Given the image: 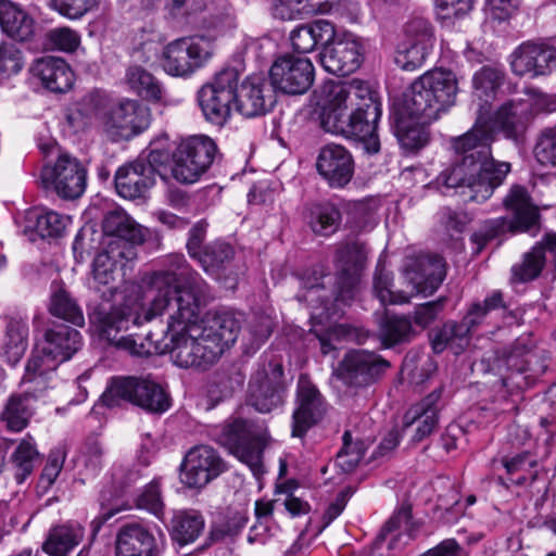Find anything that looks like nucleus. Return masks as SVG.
<instances>
[{"label": "nucleus", "instance_id": "1", "mask_svg": "<svg viewBox=\"0 0 556 556\" xmlns=\"http://www.w3.org/2000/svg\"><path fill=\"white\" fill-rule=\"evenodd\" d=\"M147 283L153 295L143 314L135 304L109 311L99 307L90 315L100 337L110 344L137 356L150 354L152 345L157 350L160 338L152 331L144 339L138 333H121L163 313L168 315L166 329L162 331L164 350L177 367L206 370L236 342L240 323L232 313L210 311L198 321L208 296V286L182 254L164 258L163 268L150 274Z\"/></svg>", "mask_w": 556, "mask_h": 556}, {"label": "nucleus", "instance_id": "2", "mask_svg": "<svg viewBox=\"0 0 556 556\" xmlns=\"http://www.w3.org/2000/svg\"><path fill=\"white\" fill-rule=\"evenodd\" d=\"M457 79L450 70H431L416 78L401 97L388 91L389 124L403 154L416 155L431 141L429 125L455 104Z\"/></svg>", "mask_w": 556, "mask_h": 556}, {"label": "nucleus", "instance_id": "3", "mask_svg": "<svg viewBox=\"0 0 556 556\" xmlns=\"http://www.w3.org/2000/svg\"><path fill=\"white\" fill-rule=\"evenodd\" d=\"M379 92L365 80H330L323 87L319 102L320 123L331 134L362 143L368 154L380 150L379 122L381 108Z\"/></svg>", "mask_w": 556, "mask_h": 556}, {"label": "nucleus", "instance_id": "4", "mask_svg": "<svg viewBox=\"0 0 556 556\" xmlns=\"http://www.w3.org/2000/svg\"><path fill=\"white\" fill-rule=\"evenodd\" d=\"M477 128L453 138L452 148L459 157L455 164L438 176V184L445 188L469 190V200L482 203L491 198L511 170L508 162L496 161L489 148V137L475 134Z\"/></svg>", "mask_w": 556, "mask_h": 556}, {"label": "nucleus", "instance_id": "5", "mask_svg": "<svg viewBox=\"0 0 556 556\" xmlns=\"http://www.w3.org/2000/svg\"><path fill=\"white\" fill-rule=\"evenodd\" d=\"M481 365L486 372L498 376L493 383V402H503L511 412L517 400L527 389L534 387L548 368V355L535 348L529 338L519 337L510 344L493 351L482 358Z\"/></svg>", "mask_w": 556, "mask_h": 556}, {"label": "nucleus", "instance_id": "6", "mask_svg": "<svg viewBox=\"0 0 556 556\" xmlns=\"http://www.w3.org/2000/svg\"><path fill=\"white\" fill-rule=\"evenodd\" d=\"M367 260L366 247L358 242L346 243L340 247L336 253V267L338 270L337 289L329 294L326 283L332 280L330 275H320L303 279L302 290L296 298L300 302H306L312 308H324L329 317L328 304L334 302L349 303L355 295L361 271Z\"/></svg>", "mask_w": 556, "mask_h": 556}, {"label": "nucleus", "instance_id": "7", "mask_svg": "<svg viewBox=\"0 0 556 556\" xmlns=\"http://www.w3.org/2000/svg\"><path fill=\"white\" fill-rule=\"evenodd\" d=\"M503 206L511 214L510 217L486 219L480 229L470 236L473 255H479L485 245L495 239L517 233L535 237L540 232L541 213L527 187L513 185L503 199Z\"/></svg>", "mask_w": 556, "mask_h": 556}, {"label": "nucleus", "instance_id": "8", "mask_svg": "<svg viewBox=\"0 0 556 556\" xmlns=\"http://www.w3.org/2000/svg\"><path fill=\"white\" fill-rule=\"evenodd\" d=\"M101 402L110 408L127 402L157 414L166 412L170 406L168 394L150 375L111 378L101 396Z\"/></svg>", "mask_w": 556, "mask_h": 556}, {"label": "nucleus", "instance_id": "9", "mask_svg": "<svg viewBox=\"0 0 556 556\" xmlns=\"http://www.w3.org/2000/svg\"><path fill=\"white\" fill-rule=\"evenodd\" d=\"M210 435L245 464L255 477L264 472L262 462L263 429L241 417H230L214 426Z\"/></svg>", "mask_w": 556, "mask_h": 556}, {"label": "nucleus", "instance_id": "10", "mask_svg": "<svg viewBox=\"0 0 556 556\" xmlns=\"http://www.w3.org/2000/svg\"><path fill=\"white\" fill-rule=\"evenodd\" d=\"M528 110L529 106L523 102V98L508 99L493 111L488 121L479 116L470 129H478L475 134L477 138L480 134L489 137L491 151L496 135L517 147L523 146L532 124Z\"/></svg>", "mask_w": 556, "mask_h": 556}, {"label": "nucleus", "instance_id": "11", "mask_svg": "<svg viewBox=\"0 0 556 556\" xmlns=\"http://www.w3.org/2000/svg\"><path fill=\"white\" fill-rule=\"evenodd\" d=\"M240 73L235 67H226L198 91V102L205 119L223 126L236 109V91Z\"/></svg>", "mask_w": 556, "mask_h": 556}, {"label": "nucleus", "instance_id": "12", "mask_svg": "<svg viewBox=\"0 0 556 556\" xmlns=\"http://www.w3.org/2000/svg\"><path fill=\"white\" fill-rule=\"evenodd\" d=\"M217 146L204 135L184 139L173 152V177L182 184H193L214 162Z\"/></svg>", "mask_w": 556, "mask_h": 556}, {"label": "nucleus", "instance_id": "13", "mask_svg": "<svg viewBox=\"0 0 556 556\" xmlns=\"http://www.w3.org/2000/svg\"><path fill=\"white\" fill-rule=\"evenodd\" d=\"M42 187L60 198L74 200L85 192L87 170L75 156L60 153L54 161H48L41 168Z\"/></svg>", "mask_w": 556, "mask_h": 556}, {"label": "nucleus", "instance_id": "14", "mask_svg": "<svg viewBox=\"0 0 556 556\" xmlns=\"http://www.w3.org/2000/svg\"><path fill=\"white\" fill-rule=\"evenodd\" d=\"M213 51V41L204 36L176 39L164 48L163 68L172 76H189L210 61Z\"/></svg>", "mask_w": 556, "mask_h": 556}, {"label": "nucleus", "instance_id": "15", "mask_svg": "<svg viewBox=\"0 0 556 556\" xmlns=\"http://www.w3.org/2000/svg\"><path fill=\"white\" fill-rule=\"evenodd\" d=\"M328 409V403L316 384L306 374L300 375L295 392V407L292 414V435L303 437L318 424Z\"/></svg>", "mask_w": 556, "mask_h": 556}, {"label": "nucleus", "instance_id": "16", "mask_svg": "<svg viewBox=\"0 0 556 556\" xmlns=\"http://www.w3.org/2000/svg\"><path fill=\"white\" fill-rule=\"evenodd\" d=\"M381 369L380 355L368 350H353L333 368L329 382L332 388H339L338 382L349 387L368 384L379 376Z\"/></svg>", "mask_w": 556, "mask_h": 556}, {"label": "nucleus", "instance_id": "17", "mask_svg": "<svg viewBox=\"0 0 556 556\" xmlns=\"http://www.w3.org/2000/svg\"><path fill=\"white\" fill-rule=\"evenodd\" d=\"M226 469V463L215 448L210 445H197L185 455L180 480L188 488L200 489Z\"/></svg>", "mask_w": 556, "mask_h": 556}, {"label": "nucleus", "instance_id": "18", "mask_svg": "<svg viewBox=\"0 0 556 556\" xmlns=\"http://www.w3.org/2000/svg\"><path fill=\"white\" fill-rule=\"evenodd\" d=\"M314 66L307 58L286 54L273 63L269 77L275 89L288 94L306 92L314 81Z\"/></svg>", "mask_w": 556, "mask_h": 556}, {"label": "nucleus", "instance_id": "19", "mask_svg": "<svg viewBox=\"0 0 556 556\" xmlns=\"http://www.w3.org/2000/svg\"><path fill=\"white\" fill-rule=\"evenodd\" d=\"M286 391L282 365L270 363L268 372L257 371L251 377L248 403L260 413H270L283 405Z\"/></svg>", "mask_w": 556, "mask_h": 556}, {"label": "nucleus", "instance_id": "20", "mask_svg": "<svg viewBox=\"0 0 556 556\" xmlns=\"http://www.w3.org/2000/svg\"><path fill=\"white\" fill-rule=\"evenodd\" d=\"M403 271L417 293L432 295L446 277V262L435 253L406 256Z\"/></svg>", "mask_w": 556, "mask_h": 556}, {"label": "nucleus", "instance_id": "21", "mask_svg": "<svg viewBox=\"0 0 556 556\" xmlns=\"http://www.w3.org/2000/svg\"><path fill=\"white\" fill-rule=\"evenodd\" d=\"M320 53L324 68L337 76H346L359 68L363 62V47L351 33L339 36L325 45Z\"/></svg>", "mask_w": 556, "mask_h": 556}, {"label": "nucleus", "instance_id": "22", "mask_svg": "<svg viewBox=\"0 0 556 556\" xmlns=\"http://www.w3.org/2000/svg\"><path fill=\"white\" fill-rule=\"evenodd\" d=\"M236 110L245 117H255L267 113L275 104V91L262 76H250L236 91Z\"/></svg>", "mask_w": 556, "mask_h": 556}, {"label": "nucleus", "instance_id": "23", "mask_svg": "<svg viewBox=\"0 0 556 556\" xmlns=\"http://www.w3.org/2000/svg\"><path fill=\"white\" fill-rule=\"evenodd\" d=\"M316 168L332 188H343L354 174V160L349 150L340 144H326L319 151Z\"/></svg>", "mask_w": 556, "mask_h": 556}, {"label": "nucleus", "instance_id": "24", "mask_svg": "<svg viewBox=\"0 0 556 556\" xmlns=\"http://www.w3.org/2000/svg\"><path fill=\"white\" fill-rule=\"evenodd\" d=\"M83 345V338L78 330L65 326L56 325L45 331L42 341L38 344L34 353H40L46 361L60 364L70 361Z\"/></svg>", "mask_w": 556, "mask_h": 556}, {"label": "nucleus", "instance_id": "25", "mask_svg": "<svg viewBox=\"0 0 556 556\" xmlns=\"http://www.w3.org/2000/svg\"><path fill=\"white\" fill-rule=\"evenodd\" d=\"M554 64L552 53L543 41H525L511 53V71L518 76H545L552 72Z\"/></svg>", "mask_w": 556, "mask_h": 556}, {"label": "nucleus", "instance_id": "26", "mask_svg": "<svg viewBox=\"0 0 556 556\" xmlns=\"http://www.w3.org/2000/svg\"><path fill=\"white\" fill-rule=\"evenodd\" d=\"M114 181L118 195L136 200L147 195L155 184V176L150 165L137 160L121 166L115 173Z\"/></svg>", "mask_w": 556, "mask_h": 556}, {"label": "nucleus", "instance_id": "27", "mask_svg": "<svg viewBox=\"0 0 556 556\" xmlns=\"http://www.w3.org/2000/svg\"><path fill=\"white\" fill-rule=\"evenodd\" d=\"M443 394V387L434 389L419 402L413 404L403 416L404 428H409L416 421L419 425L412 438L414 443H419L429 437L439 424V403Z\"/></svg>", "mask_w": 556, "mask_h": 556}, {"label": "nucleus", "instance_id": "28", "mask_svg": "<svg viewBox=\"0 0 556 556\" xmlns=\"http://www.w3.org/2000/svg\"><path fill=\"white\" fill-rule=\"evenodd\" d=\"M29 72L36 80L48 91L65 93L74 84V73L70 65L61 58L43 56L31 64Z\"/></svg>", "mask_w": 556, "mask_h": 556}, {"label": "nucleus", "instance_id": "29", "mask_svg": "<svg viewBox=\"0 0 556 556\" xmlns=\"http://www.w3.org/2000/svg\"><path fill=\"white\" fill-rule=\"evenodd\" d=\"M106 251L100 252L93 262V282L91 288L105 302H110L116 292L115 276L117 271V257L131 258L132 248L125 251H116L112 243Z\"/></svg>", "mask_w": 556, "mask_h": 556}, {"label": "nucleus", "instance_id": "30", "mask_svg": "<svg viewBox=\"0 0 556 556\" xmlns=\"http://www.w3.org/2000/svg\"><path fill=\"white\" fill-rule=\"evenodd\" d=\"M154 534L139 523L123 526L116 535L115 556H157Z\"/></svg>", "mask_w": 556, "mask_h": 556}, {"label": "nucleus", "instance_id": "31", "mask_svg": "<svg viewBox=\"0 0 556 556\" xmlns=\"http://www.w3.org/2000/svg\"><path fill=\"white\" fill-rule=\"evenodd\" d=\"M509 305L505 302L502 290L490 291L483 300H473L467 304L465 314L460 320L468 336L477 331L483 325H490L493 314H505Z\"/></svg>", "mask_w": 556, "mask_h": 556}, {"label": "nucleus", "instance_id": "32", "mask_svg": "<svg viewBox=\"0 0 556 556\" xmlns=\"http://www.w3.org/2000/svg\"><path fill=\"white\" fill-rule=\"evenodd\" d=\"M106 104L108 101L98 93L86 96L67 113L66 121L68 126L75 132L83 131L91 126L104 129Z\"/></svg>", "mask_w": 556, "mask_h": 556}, {"label": "nucleus", "instance_id": "33", "mask_svg": "<svg viewBox=\"0 0 556 556\" xmlns=\"http://www.w3.org/2000/svg\"><path fill=\"white\" fill-rule=\"evenodd\" d=\"M103 232L106 236L117 238L114 244L116 251H125L132 248L130 243H141L143 241V231L135 220L122 210H113L105 214L102 223ZM113 244V242H111Z\"/></svg>", "mask_w": 556, "mask_h": 556}, {"label": "nucleus", "instance_id": "34", "mask_svg": "<svg viewBox=\"0 0 556 556\" xmlns=\"http://www.w3.org/2000/svg\"><path fill=\"white\" fill-rule=\"evenodd\" d=\"M140 104L135 100H123L111 106L106 104L104 129L112 135L128 136L140 127Z\"/></svg>", "mask_w": 556, "mask_h": 556}, {"label": "nucleus", "instance_id": "35", "mask_svg": "<svg viewBox=\"0 0 556 556\" xmlns=\"http://www.w3.org/2000/svg\"><path fill=\"white\" fill-rule=\"evenodd\" d=\"M0 26L3 33L17 41H28L35 35V20L10 0H0Z\"/></svg>", "mask_w": 556, "mask_h": 556}, {"label": "nucleus", "instance_id": "36", "mask_svg": "<svg viewBox=\"0 0 556 556\" xmlns=\"http://www.w3.org/2000/svg\"><path fill=\"white\" fill-rule=\"evenodd\" d=\"M336 36L334 25L326 20H317L311 24L301 25L290 34V40L294 51L299 53L312 52L316 46L333 40Z\"/></svg>", "mask_w": 556, "mask_h": 556}, {"label": "nucleus", "instance_id": "37", "mask_svg": "<svg viewBox=\"0 0 556 556\" xmlns=\"http://www.w3.org/2000/svg\"><path fill=\"white\" fill-rule=\"evenodd\" d=\"M28 324L26 319L10 317L7 321L0 348V355L12 366L24 356L28 346Z\"/></svg>", "mask_w": 556, "mask_h": 556}, {"label": "nucleus", "instance_id": "38", "mask_svg": "<svg viewBox=\"0 0 556 556\" xmlns=\"http://www.w3.org/2000/svg\"><path fill=\"white\" fill-rule=\"evenodd\" d=\"M56 368L55 362H48L40 353H33L26 364L25 374L23 376V384L26 387V393H33V395L36 396L53 387L56 380Z\"/></svg>", "mask_w": 556, "mask_h": 556}, {"label": "nucleus", "instance_id": "39", "mask_svg": "<svg viewBox=\"0 0 556 556\" xmlns=\"http://www.w3.org/2000/svg\"><path fill=\"white\" fill-rule=\"evenodd\" d=\"M341 0H277L274 15L281 20H294L312 14L338 12Z\"/></svg>", "mask_w": 556, "mask_h": 556}, {"label": "nucleus", "instance_id": "40", "mask_svg": "<svg viewBox=\"0 0 556 556\" xmlns=\"http://www.w3.org/2000/svg\"><path fill=\"white\" fill-rule=\"evenodd\" d=\"M84 528L77 522L60 525L49 531L43 551L51 556H67L83 540Z\"/></svg>", "mask_w": 556, "mask_h": 556}, {"label": "nucleus", "instance_id": "41", "mask_svg": "<svg viewBox=\"0 0 556 556\" xmlns=\"http://www.w3.org/2000/svg\"><path fill=\"white\" fill-rule=\"evenodd\" d=\"M48 309L52 316L74 326L83 327L85 325L81 307L72 294L61 286L52 285Z\"/></svg>", "mask_w": 556, "mask_h": 556}, {"label": "nucleus", "instance_id": "42", "mask_svg": "<svg viewBox=\"0 0 556 556\" xmlns=\"http://www.w3.org/2000/svg\"><path fill=\"white\" fill-rule=\"evenodd\" d=\"M505 68L502 65H484L472 76L473 93L482 101L495 99L497 91L504 85Z\"/></svg>", "mask_w": 556, "mask_h": 556}, {"label": "nucleus", "instance_id": "43", "mask_svg": "<svg viewBox=\"0 0 556 556\" xmlns=\"http://www.w3.org/2000/svg\"><path fill=\"white\" fill-rule=\"evenodd\" d=\"M39 463L40 454L35 440L30 435L23 438L11 455V464L16 482L23 483Z\"/></svg>", "mask_w": 556, "mask_h": 556}, {"label": "nucleus", "instance_id": "44", "mask_svg": "<svg viewBox=\"0 0 556 556\" xmlns=\"http://www.w3.org/2000/svg\"><path fill=\"white\" fill-rule=\"evenodd\" d=\"M204 528L201 513L189 509L176 511L172 519V536L180 545L194 542Z\"/></svg>", "mask_w": 556, "mask_h": 556}, {"label": "nucleus", "instance_id": "45", "mask_svg": "<svg viewBox=\"0 0 556 556\" xmlns=\"http://www.w3.org/2000/svg\"><path fill=\"white\" fill-rule=\"evenodd\" d=\"M125 80L128 87L139 97L153 102L162 100V85L146 68L139 65L129 66L126 71Z\"/></svg>", "mask_w": 556, "mask_h": 556}, {"label": "nucleus", "instance_id": "46", "mask_svg": "<svg viewBox=\"0 0 556 556\" xmlns=\"http://www.w3.org/2000/svg\"><path fill=\"white\" fill-rule=\"evenodd\" d=\"M306 219L315 233L327 237L337 231L341 214L333 204L316 203L308 206Z\"/></svg>", "mask_w": 556, "mask_h": 556}, {"label": "nucleus", "instance_id": "47", "mask_svg": "<svg viewBox=\"0 0 556 556\" xmlns=\"http://www.w3.org/2000/svg\"><path fill=\"white\" fill-rule=\"evenodd\" d=\"M33 414V407L28 395H12L0 415L1 421L11 431L23 430Z\"/></svg>", "mask_w": 556, "mask_h": 556}, {"label": "nucleus", "instance_id": "48", "mask_svg": "<svg viewBox=\"0 0 556 556\" xmlns=\"http://www.w3.org/2000/svg\"><path fill=\"white\" fill-rule=\"evenodd\" d=\"M27 219L29 223H35V230L41 238L61 236L70 222L68 217L49 210L30 211L27 214Z\"/></svg>", "mask_w": 556, "mask_h": 556}, {"label": "nucleus", "instance_id": "49", "mask_svg": "<svg viewBox=\"0 0 556 556\" xmlns=\"http://www.w3.org/2000/svg\"><path fill=\"white\" fill-rule=\"evenodd\" d=\"M415 331L412 319L405 315H390L384 309V349L395 344L409 342Z\"/></svg>", "mask_w": 556, "mask_h": 556}, {"label": "nucleus", "instance_id": "50", "mask_svg": "<svg viewBox=\"0 0 556 556\" xmlns=\"http://www.w3.org/2000/svg\"><path fill=\"white\" fill-rule=\"evenodd\" d=\"M546 258L540 245L534 244L523 255L522 262L511 267V279L514 282L525 283L536 279L545 265Z\"/></svg>", "mask_w": 556, "mask_h": 556}, {"label": "nucleus", "instance_id": "51", "mask_svg": "<svg viewBox=\"0 0 556 556\" xmlns=\"http://www.w3.org/2000/svg\"><path fill=\"white\" fill-rule=\"evenodd\" d=\"M233 253V248L229 243L214 241L204 247L198 261L204 271L213 275L232 260Z\"/></svg>", "mask_w": 556, "mask_h": 556}, {"label": "nucleus", "instance_id": "52", "mask_svg": "<svg viewBox=\"0 0 556 556\" xmlns=\"http://www.w3.org/2000/svg\"><path fill=\"white\" fill-rule=\"evenodd\" d=\"M533 157L543 167H556V124L544 127L536 135Z\"/></svg>", "mask_w": 556, "mask_h": 556}, {"label": "nucleus", "instance_id": "53", "mask_svg": "<svg viewBox=\"0 0 556 556\" xmlns=\"http://www.w3.org/2000/svg\"><path fill=\"white\" fill-rule=\"evenodd\" d=\"M421 523L414 519L410 504H402L384 522V533L403 530L407 541L415 540Z\"/></svg>", "mask_w": 556, "mask_h": 556}, {"label": "nucleus", "instance_id": "54", "mask_svg": "<svg viewBox=\"0 0 556 556\" xmlns=\"http://www.w3.org/2000/svg\"><path fill=\"white\" fill-rule=\"evenodd\" d=\"M431 50V48L405 41L399 46L394 62L400 68L413 72L424 65Z\"/></svg>", "mask_w": 556, "mask_h": 556}, {"label": "nucleus", "instance_id": "55", "mask_svg": "<svg viewBox=\"0 0 556 556\" xmlns=\"http://www.w3.org/2000/svg\"><path fill=\"white\" fill-rule=\"evenodd\" d=\"M437 366L428 355L418 352H408L403 361L402 374H406L413 381L424 382L429 379Z\"/></svg>", "mask_w": 556, "mask_h": 556}, {"label": "nucleus", "instance_id": "56", "mask_svg": "<svg viewBox=\"0 0 556 556\" xmlns=\"http://www.w3.org/2000/svg\"><path fill=\"white\" fill-rule=\"evenodd\" d=\"M365 454V447L362 442H353L349 431L343 434V446L337 454L336 464L343 472L353 471L359 464Z\"/></svg>", "mask_w": 556, "mask_h": 556}, {"label": "nucleus", "instance_id": "57", "mask_svg": "<svg viewBox=\"0 0 556 556\" xmlns=\"http://www.w3.org/2000/svg\"><path fill=\"white\" fill-rule=\"evenodd\" d=\"M467 337L469 336L460 321H447L433 332L431 337V348L434 353H442L456 340L463 341L467 339Z\"/></svg>", "mask_w": 556, "mask_h": 556}, {"label": "nucleus", "instance_id": "58", "mask_svg": "<svg viewBox=\"0 0 556 556\" xmlns=\"http://www.w3.org/2000/svg\"><path fill=\"white\" fill-rule=\"evenodd\" d=\"M406 41L413 45H420L427 48H433L434 31L431 23L424 17L410 18L404 27Z\"/></svg>", "mask_w": 556, "mask_h": 556}, {"label": "nucleus", "instance_id": "59", "mask_svg": "<svg viewBox=\"0 0 556 556\" xmlns=\"http://www.w3.org/2000/svg\"><path fill=\"white\" fill-rule=\"evenodd\" d=\"M525 93L523 102L529 106L532 122L540 114L556 112V93H546L535 87L527 88Z\"/></svg>", "mask_w": 556, "mask_h": 556}, {"label": "nucleus", "instance_id": "60", "mask_svg": "<svg viewBox=\"0 0 556 556\" xmlns=\"http://www.w3.org/2000/svg\"><path fill=\"white\" fill-rule=\"evenodd\" d=\"M23 68V58L20 49L10 42L0 43V75L10 77Z\"/></svg>", "mask_w": 556, "mask_h": 556}, {"label": "nucleus", "instance_id": "61", "mask_svg": "<svg viewBox=\"0 0 556 556\" xmlns=\"http://www.w3.org/2000/svg\"><path fill=\"white\" fill-rule=\"evenodd\" d=\"M49 43L64 52H74L80 45V35L70 27H55L48 31Z\"/></svg>", "mask_w": 556, "mask_h": 556}, {"label": "nucleus", "instance_id": "62", "mask_svg": "<svg viewBox=\"0 0 556 556\" xmlns=\"http://www.w3.org/2000/svg\"><path fill=\"white\" fill-rule=\"evenodd\" d=\"M519 8V0H485L484 2L486 15L498 23L509 21L517 14Z\"/></svg>", "mask_w": 556, "mask_h": 556}, {"label": "nucleus", "instance_id": "63", "mask_svg": "<svg viewBox=\"0 0 556 556\" xmlns=\"http://www.w3.org/2000/svg\"><path fill=\"white\" fill-rule=\"evenodd\" d=\"M99 0H53L54 9L70 20H78L98 7Z\"/></svg>", "mask_w": 556, "mask_h": 556}, {"label": "nucleus", "instance_id": "64", "mask_svg": "<svg viewBox=\"0 0 556 556\" xmlns=\"http://www.w3.org/2000/svg\"><path fill=\"white\" fill-rule=\"evenodd\" d=\"M137 506L138 508L150 511L157 518L162 517L164 504L161 497L160 486L156 481L149 483L137 497Z\"/></svg>", "mask_w": 556, "mask_h": 556}]
</instances>
